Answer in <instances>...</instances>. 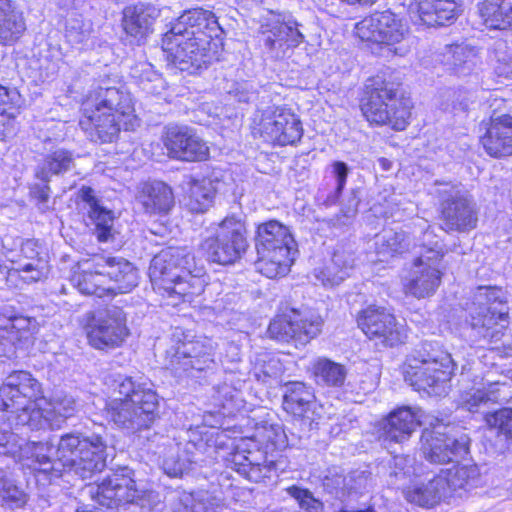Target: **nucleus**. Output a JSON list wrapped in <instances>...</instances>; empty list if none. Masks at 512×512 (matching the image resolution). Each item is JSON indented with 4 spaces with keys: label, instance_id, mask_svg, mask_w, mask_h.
Here are the masks:
<instances>
[{
    "label": "nucleus",
    "instance_id": "f3484780",
    "mask_svg": "<svg viewBox=\"0 0 512 512\" xmlns=\"http://www.w3.org/2000/svg\"><path fill=\"white\" fill-rule=\"evenodd\" d=\"M255 130L264 141L273 145H293L303 134L299 117L289 108L272 107L264 110Z\"/></svg>",
    "mask_w": 512,
    "mask_h": 512
},
{
    "label": "nucleus",
    "instance_id": "a211bd4d",
    "mask_svg": "<svg viewBox=\"0 0 512 512\" xmlns=\"http://www.w3.org/2000/svg\"><path fill=\"white\" fill-rule=\"evenodd\" d=\"M126 322V315L120 307L99 310L87 326L89 344L100 350L119 347L129 335Z\"/></svg>",
    "mask_w": 512,
    "mask_h": 512
},
{
    "label": "nucleus",
    "instance_id": "4d7b16f0",
    "mask_svg": "<svg viewBox=\"0 0 512 512\" xmlns=\"http://www.w3.org/2000/svg\"><path fill=\"white\" fill-rule=\"evenodd\" d=\"M18 270L27 274L23 276L25 281L36 282L45 275L47 265L42 259L31 260V262L20 264Z\"/></svg>",
    "mask_w": 512,
    "mask_h": 512
},
{
    "label": "nucleus",
    "instance_id": "bb28decb",
    "mask_svg": "<svg viewBox=\"0 0 512 512\" xmlns=\"http://www.w3.org/2000/svg\"><path fill=\"white\" fill-rule=\"evenodd\" d=\"M98 256L80 261L73 271L71 282L78 290L87 295L103 297L111 294L112 287L102 267L98 266Z\"/></svg>",
    "mask_w": 512,
    "mask_h": 512
},
{
    "label": "nucleus",
    "instance_id": "8fccbe9b",
    "mask_svg": "<svg viewBox=\"0 0 512 512\" xmlns=\"http://www.w3.org/2000/svg\"><path fill=\"white\" fill-rule=\"evenodd\" d=\"M180 452L179 446L172 448L163 460L164 472L170 477L181 476L187 469H189L192 462L190 458L183 457Z\"/></svg>",
    "mask_w": 512,
    "mask_h": 512
},
{
    "label": "nucleus",
    "instance_id": "c756f323",
    "mask_svg": "<svg viewBox=\"0 0 512 512\" xmlns=\"http://www.w3.org/2000/svg\"><path fill=\"white\" fill-rule=\"evenodd\" d=\"M78 198L85 203L84 209L95 225V235L100 242H108L114 237V217L110 210L99 205L94 190L83 186L78 191Z\"/></svg>",
    "mask_w": 512,
    "mask_h": 512
},
{
    "label": "nucleus",
    "instance_id": "5fc2aeb1",
    "mask_svg": "<svg viewBox=\"0 0 512 512\" xmlns=\"http://www.w3.org/2000/svg\"><path fill=\"white\" fill-rule=\"evenodd\" d=\"M287 492L298 501L305 512H319L320 502L313 497L309 490L293 485L287 488Z\"/></svg>",
    "mask_w": 512,
    "mask_h": 512
},
{
    "label": "nucleus",
    "instance_id": "a878e982",
    "mask_svg": "<svg viewBox=\"0 0 512 512\" xmlns=\"http://www.w3.org/2000/svg\"><path fill=\"white\" fill-rule=\"evenodd\" d=\"M481 143L488 155L494 158L512 155V116L493 114L486 124Z\"/></svg>",
    "mask_w": 512,
    "mask_h": 512
},
{
    "label": "nucleus",
    "instance_id": "9b49d317",
    "mask_svg": "<svg viewBox=\"0 0 512 512\" xmlns=\"http://www.w3.org/2000/svg\"><path fill=\"white\" fill-rule=\"evenodd\" d=\"M502 290L479 287L469 308V323L473 336L488 343L502 339L508 327V308L502 300Z\"/></svg>",
    "mask_w": 512,
    "mask_h": 512
},
{
    "label": "nucleus",
    "instance_id": "2f4dec72",
    "mask_svg": "<svg viewBox=\"0 0 512 512\" xmlns=\"http://www.w3.org/2000/svg\"><path fill=\"white\" fill-rule=\"evenodd\" d=\"M264 46L271 57L281 59L287 56L290 48L296 47L302 41V34L297 30L295 22L276 23L270 29L264 30Z\"/></svg>",
    "mask_w": 512,
    "mask_h": 512
},
{
    "label": "nucleus",
    "instance_id": "e433bc0d",
    "mask_svg": "<svg viewBox=\"0 0 512 512\" xmlns=\"http://www.w3.org/2000/svg\"><path fill=\"white\" fill-rule=\"evenodd\" d=\"M56 449L57 446L49 442L32 443L30 458L34 463V469L50 478L60 477L63 473V464L56 456Z\"/></svg>",
    "mask_w": 512,
    "mask_h": 512
},
{
    "label": "nucleus",
    "instance_id": "4c0bfd02",
    "mask_svg": "<svg viewBox=\"0 0 512 512\" xmlns=\"http://www.w3.org/2000/svg\"><path fill=\"white\" fill-rule=\"evenodd\" d=\"M479 14L490 29L504 30L512 26V2L485 0L479 5Z\"/></svg>",
    "mask_w": 512,
    "mask_h": 512
},
{
    "label": "nucleus",
    "instance_id": "dca6fc26",
    "mask_svg": "<svg viewBox=\"0 0 512 512\" xmlns=\"http://www.w3.org/2000/svg\"><path fill=\"white\" fill-rule=\"evenodd\" d=\"M215 345L207 337L198 336L188 339L185 336L171 351L169 365L178 377L194 376V371L200 372L213 364Z\"/></svg>",
    "mask_w": 512,
    "mask_h": 512
},
{
    "label": "nucleus",
    "instance_id": "aec40b11",
    "mask_svg": "<svg viewBox=\"0 0 512 512\" xmlns=\"http://www.w3.org/2000/svg\"><path fill=\"white\" fill-rule=\"evenodd\" d=\"M470 370L466 366L462 367V388L458 399L460 407L469 412H477L489 402L496 403L507 399V395H503V389L507 386L505 382L479 375H473L470 379Z\"/></svg>",
    "mask_w": 512,
    "mask_h": 512
},
{
    "label": "nucleus",
    "instance_id": "2eb2a0df",
    "mask_svg": "<svg viewBox=\"0 0 512 512\" xmlns=\"http://www.w3.org/2000/svg\"><path fill=\"white\" fill-rule=\"evenodd\" d=\"M414 362V365H410L411 371L406 372L411 385L429 395H445L455 367L451 355L440 351L434 355L428 354L427 357L414 359Z\"/></svg>",
    "mask_w": 512,
    "mask_h": 512
},
{
    "label": "nucleus",
    "instance_id": "423d86ee",
    "mask_svg": "<svg viewBox=\"0 0 512 512\" xmlns=\"http://www.w3.org/2000/svg\"><path fill=\"white\" fill-rule=\"evenodd\" d=\"M412 108L411 99L399 96L398 86L394 83L380 76L368 80L361 111L371 124L388 125L394 130L402 131L409 123Z\"/></svg>",
    "mask_w": 512,
    "mask_h": 512
},
{
    "label": "nucleus",
    "instance_id": "69168bd1",
    "mask_svg": "<svg viewBox=\"0 0 512 512\" xmlns=\"http://www.w3.org/2000/svg\"><path fill=\"white\" fill-rule=\"evenodd\" d=\"M378 164L383 171H389L393 166L392 161L384 157L378 159Z\"/></svg>",
    "mask_w": 512,
    "mask_h": 512
},
{
    "label": "nucleus",
    "instance_id": "37998d69",
    "mask_svg": "<svg viewBox=\"0 0 512 512\" xmlns=\"http://www.w3.org/2000/svg\"><path fill=\"white\" fill-rule=\"evenodd\" d=\"M217 187L209 178L192 180L187 206L192 212L203 213L212 205Z\"/></svg>",
    "mask_w": 512,
    "mask_h": 512
},
{
    "label": "nucleus",
    "instance_id": "7ed1b4c3",
    "mask_svg": "<svg viewBox=\"0 0 512 512\" xmlns=\"http://www.w3.org/2000/svg\"><path fill=\"white\" fill-rule=\"evenodd\" d=\"M149 277L157 292L182 301L201 295L207 283L203 268H197L193 255L182 247H167L156 254Z\"/></svg>",
    "mask_w": 512,
    "mask_h": 512
},
{
    "label": "nucleus",
    "instance_id": "864d4df0",
    "mask_svg": "<svg viewBox=\"0 0 512 512\" xmlns=\"http://www.w3.org/2000/svg\"><path fill=\"white\" fill-rule=\"evenodd\" d=\"M24 440L12 432L6 423H0V454H16L22 450Z\"/></svg>",
    "mask_w": 512,
    "mask_h": 512
},
{
    "label": "nucleus",
    "instance_id": "0e129e2a",
    "mask_svg": "<svg viewBox=\"0 0 512 512\" xmlns=\"http://www.w3.org/2000/svg\"><path fill=\"white\" fill-rule=\"evenodd\" d=\"M67 38L74 43H81L85 39V34L83 32H75L72 28H68L66 30Z\"/></svg>",
    "mask_w": 512,
    "mask_h": 512
},
{
    "label": "nucleus",
    "instance_id": "79ce46f5",
    "mask_svg": "<svg viewBox=\"0 0 512 512\" xmlns=\"http://www.w3.org/2000/svg\"><path fill=\"white\" fill-rule=\"evenodd\" d=\"M314 394L301 382L288 383L283 396V408L294 416H304L310 409Z\"/></svg>",
    "mask_w": 512,
    "mask_h": 512
},
{
    "label": "nucleus",
    "instance_id": "774afa93",
    "mask_svg": "<svg viewBox=\"0 0 512 512\" xmlns=\"http://www.w3.org/2000/svg\"><path fill=\"white\" fill-rule=\"evenodd\" d=\"M399 1V5L403 6V7H406L408 9V3H409V0H398Z\"/></svg>",
    "mask_w": 512,
    "mask_h": 512
},
{
    "label": "nucleus",
    "instance_id": "cd10ccee",
    "mask_svg": "<svg viewBox=\"0 0 512 512\" xmlns=\"http://www.w3.org/2000/svg\"><path fill=\"white\" fill-rule=\"evenodd\" d=\"M98 266L102 267L107 277L108 285H111V294L127 293L138 284V276L135 267L122 257L98 256Z\"/></svg>",
    "mask_w": 512,
    "mask_h": 512
},
{
    "label": "nucleus",
    "instance_id": "3c124183",
    "mask_svg": "<svg viewBox=\"0 0 512 512\" xmlns=\"http://www.w3.org/2000/svg\"><path fill=\"white\" fill-rule=\"evenodd\" d=\"M347 370L344 365L322 359V380L327 386L341 387L346 379Z\"/></svg>",
    "mask_w": 512,
    "mask_h": 512
},
{
    "label": "nucleus",
    "instance_id": "7c9ffc66",
    "mask_svg": "<svg viewBox=\"0 0 512 512\" xmlns=\"http://www.w3.org/2000/svg\"><path fill=\"white\" fill-rule=\"evenodd\" d=\"M421 418L418 408L404 406L392 411L383 426L386 438L397 443L407 440L422 423Z\"/></svg>",
    "mask_w": 512,
    "mask_h": 512
},
{
    "label": "nucleus",
    "instance_id": "b1692460",
    "mask_svg": "<svg viewBox=\"0 0 512 512\" xmlns=\"http://www.w3.org/2000/svg\"><path fill=\"white\" fill-rule=\"evenodd\" d=\"M165 146L173 158L183 161H202L209 155L206 142L188 127L169 128Z\"/></svg>",
    "mask_w": 512,
    "mask_h": 512
},
{
    "label": "nucleus",
    "instance_id": "c03bdc74",
    "mask_svg": "<svg viewBox=\"0 0 512 512\" xmlns=\"http://www.w3.org/2000/svg\"><path fill=\"white\" fill-rule=\"evenodd\" d=\"M74 166L73 154L66 149H57L48 154L36 172L37 178L44 182L50 181L52 175L69 171Z\"/></svg>",
    "mask_w": 512,
    "mask_h": 512
},
{
    "label": "nucleus",
    "instance_id": "58836bf2",
    "mask_svg": "<svg viewBox=\"0 0 512 512\" xmlns=\"http://www.w3.org/2000/svg\"><path fill=\"white\" fill-rule=\"evenodd\" d=\"M20 95L15 89L0 86V140L15 132V118L19 113Z\"/></svg>",
    "mask_w": 512,
    "mask_h": 512
},
{
    "label": "nucleus",
    "instance_id": "4be33fe9",
    "mask_svg": "<svg viewBox=\"0 0 512 512\" xmlns=\"http://www.w3.org/2000/svg\"><path fill=\"white\" fill-rule=\"evenodd\" d=\"M232 468L252 482L271 477L275 464L264 451L256 447L254 439H241L231 456Z\"/></svg>",
    "mask_w": 512,
    "mask_h": 512
},
{
    "label": "nucleus",
    "instance_id": "ddd939ff",
    "mask_svg": "<svg viewBox=\"0 0 512 512\" xmlns=\"http://www.w3.org/2000/svg\"><path fill=\"white\" fill-rule=\"evenodd\" d=\"M421 450L427 461L446 464L468 454L470 438L454 426L438 419L429 422L421 435Z\"/></svg>",
    "mask_w": 512,
    "mask_h": 512
},
{
    "label": "nucleus",
    "instance_id": "a19ab883",
    "mask_svg": "<svg viewBox=\"0 0 512 512\" xmlns=\"http://www.w3.org/2000/svg\"><path fill=\"white\" fill-rule=\"evenodd\" d=\"M48 408L42 409L46 419V425L59 426L67 418L74 416L80 409L79 401L71 394L57 393L48 403Z\"/></svg>",
    "mask_w": 512,
    "mask_h": 512
},
{
    "label": "nucleus",
    "instance_id": "412c9836",
    "mask_svg": "<svg viewBox=\"0 0 512 512\" xmlns=\"http://www.w3.org/2000/svg\"><path fill=\"white\" fill-rule=\"evenodd\" d=\"M440 249L428 248L415 259L405 283L406 292L416 298L428 297L436 291L441 282Z\"/></svg>",
    "mask_w": 512,
    "mask_h": 512
},
{
    "label": "nucleus",
    "instance_id": "5701e85b",
    "mask_svg": "<svg viewBox=\"0 0 512 512\" xmlns=\"http://www.w3.org/2000/svg\"><path fill=\"white\" fill-rule=\"evenodd\" d=\"M318 323L307 322L299 319L295 312L276 316L268 327L270 338L284 343L293 342L295 346L305 345L317 336Z\"/></svg>",
    "mask_w": 512,
    "mask_h": 512
},
{
    "label": "nucleus",
    "instance_id": "6e6d98bb",
    "mask_svg": "<svg viewBox=\"0 0 512 512\" xmlns=\"http://www.w3.org/2000/svg\"><path fill=\"white\" fill-rule=\"evenodd\" d=\"M238 397V391L226 383L220 385L214 395L216 404L219 407L226 409L229 414L232 413L234 408H236Z\"/></svg>",
    "mask_w": 512,
    "mask_h": 512
},
{
    "label": "nucleus",
    "instance_id": "c9c22d12",
    "mask_svg": "<svg viewBox=\"0 0 512 512\" xmlns=\"http://www.w3.org/2000/svg\"><path fill=\"white\" fill-rule=\"evenodd\" d=\"M439 476L445 481V490L449 497L461 491L474 487L479 477L476 465H455L452 468L441 470Z\"/></svg>",
    "mask_w": 512,
    "mask_h": 512
},
{
    "label": "nucleus",
    "instance_id": "052dcab7",
    "mask_svg": "<svg viewBox=\"0 0 512 512\" xmlns=\"http://www.w3.org/2000/svg\"><path fill=\"white\" fill-rule=\"evenodd\" d=\"M38 244L34 240H26L22 243L21 246V254L24 258L29 260H37L40 259L39 251H38Z\"/></svg>",
    "mask_w": 512,
    "mask_h": 512
},
{
    "label": "nucleus",
    "instance_id": "473e14b6",
    "mask_svg": "<svg viewBox=\"0 0 512 512\" xmlns=\"http://www.w3.org/2000/svg\"><path fill=\"white\" fill-rule=\"evenodd\" d=\"M37 329L38 323L34 318L0 316V357L12 352L17 342L28 339Z\"/></svg>",
    "mask_w": 512,
    "mask_h": 512
},
{
    "label": "nucleus",
    "instance_id": "1a4fd4ad",
    "mask_svg": "<svg viewBox=\"0 0 512 512\" xmlns=\"http://www.w3.org/2000/svg\"><path fill=\"white\" fill-rule=\"evenodd\" d=\"M106 448V442L100 435L73 432L61 436L56 456L63 464V471L71 470L86 480L105 468Z\"/></svg>",
    "mask_w": 512,
    "mask_h": 512
},
{
    "label": "nucleus",
    "instance_id": "39448f33",
    "mask_svg": "<svg viewBox=\"0 0 512 512\" xmlns=\"http://www.w3.org/2000/svg\"><path fill=\"white\" fill-rule=\"evenodd\" d=\"M43 391L40 382L27 371H13L0 385V410L11 414L15 425L28 426L32 430L46 426L40 406Z\"/></svg>",
    "mask_w": 512,
    "mask_h": 512
},
{
    "label": "nucleus",
    "instance_id": "6e6552de",
    "mask_svg": "<svg viewBox=\"0 0 512 512\" xmlns=\"http://www.w3.org/2000/svg\"><path fill=\"white\" fill-rule=\"evenodd\" d=\"M295 241L287 226L271 220L259 225L256 269L268 278L286 275L294 261Z\"/></svg>",
    "mask_w": 512,
    "mask_h": 512
},
{
    "label": "nucleus",
    "instance_id": "603ef678",
    "mask_svg": "<svg viewBox=\"0 0 512 512\" xmlns=\"http://www.w3.org/2000/svg\"><path fill=\"white\" fill-rule=\"evenodd\" d=\"M486 422L490 427L498 429L499 433L512 438V409L503 408L493 414L486 415Z\"/></svg>",
    "mask_w": 512,
    "mask_h": 512
},
{
    "label": "nucleus",
    "instance_id": "e2e57ef3",
    "mask_svg": "<svg viewBox=\"0 0 512 512\" xmlns=\"http://www.w3.org/2000/svg\"><path fill=\"white\" fill-rule=\"evenodd\" d=\"M360 203L359 197L356 195L355 191H352L351 196L348 200V204L345 208L342 209L344 215L346 217H350L354 215L357 211L358 205Z\"/></svg>",
    "mask_w": 512,
    "mask_h": 512
},
{
    "label": "nucleus",
    "instance_id": "0eeeda50",
    "mask_svg": "<svg viewBox=\"0 0 512 512\" xmlns=\"http://www.w3.org/2000/svg\"><path fill=\"white\" fill-rule=\"evenodd\" d=\"M355 35L371 45L373 53L380 56H406L410 51L408 25L395 13L386 10L375 12L356 23Z\"/></svg>",
    "mask_w": 512,
    "mask_h": 512
},
{
    "label": "nucleus",
    "instance_id": "20e7f679",
    "mask_svg": "<svg viewBox=\"0 0 512 512\" xmlns=\"http://www.w3.org/2000/svg\"><path fill=\"white\" fill-rule=\"evenodd\" d=\"M106 383L122 396L106 403V418L131 434L150 429L157 418L156 392L121 374L109 376Z\"/></svg>",
    "mask_w": 512,
    "mask_h": 512
},
{
    "label": "nucleus",
    "instance_id": "ea45409f",
    "mask_svg": "<svg viewBox=\"0 0 512 512\" xmlns=\"http://www.w3.org/2000/svg\"><path fill=\"white\" fill-rule=\"evenodd\" d=\"M24 31L22 15L13 8L10 0H0V43H13Z\"/></svg>",
    "mask_w": 512,
    "mask_h": 512
},
{
    "label": "nucleus",
    "instance_id": "c85d7f7f",
    "mask_svg": "<svg viewBox=\"0 0 512 512\" xmlns=\"http://www.w3.org/2000/svg\"><path fill=\"white\" fill-rule=\"evenodd\" d=\"M160 11L152 5L137 4L124 9L122 25L126 34L141 42L152 33Z\"/></svg>",
    "mask_w": 512,
    "mask_h": 512
},
{
    "label": "nucleus",
    "instance_id": "09e8293b",
    "mask_svg": "<svg viewBox=\"0 0 512 512\" xmlns=\"http://www.w3.org/2000/svg\"><path fill=\"white\" fill-rule=\"evenodd\" d=\"M0 497L3 504L11 508L22 507L27 502L25 492L3 470H0Z\"/></svg>",
    "mask_w": 512,
    "mask_h": 512
},
{
    "label": "nucleus",
    "instance_id": "6ab92c4d",
    "mask_svg": "<svg viewBox=\"0 0 512 512\" xmlns=\"http://www.w3.org/2000/svg\"><path fill=\"white\" fill-rule=\"evenodd\" d=\"M358 326L376 344L393 347L405 342L407 331L385 308L369 306L358 317Z\"/></svg>",
    "mask_w": 512,
    "mask_h": 512
},
{
    "label": "nucleus",
    "instance_id": "f8f14e48",
    "mask_svg": "<svg viewBox=\"0 0 512 512\" xmlns=\"http://www.w3.org/2000/svg\"><path fill=\"white\" fill-rule=\"evenodd\" d=\"M248 247L244 222L227 216L211 227V234L200 243V250L213 263L230 265L239 260Z\"/></svg>",
    "mask_w": 512,
    "mask_h": 512
},
{
    "label": "nucleus",
    "instance_id": "4468645a",
    "mask_svg": "<svg viewBox=\"0 0 512 512\" xmlns=\"http://www.w3.org/2000/svg\"><path fill=\"white\" fill-rule=\"evenodd\" d=\"M436 193L441 199L442 228L447 232L464 233L477 226L475 203L460 184L437 183Z\"/></svg>",
    "mask_w": 512,
    "mask_h": 512
},
{
    "label": "nucleus",
    "instance_id": "f03ea898",
    "mask_svg": "<svg viewBox=\"0 0 512 512\" xmlns=\"http://www.w3.org/2000/svg\"><path fill=\"white\" fill-rule=\"evenodd\" d=\"M79 125L91 141L109 143L121 128L134 130L139 123L129 94L116 87H99L83 101Z\"/></svg>",
    "mask_w": 512,
    "mask_h": 512
},
{
    "label": "nucleus",
    "instance_id": "de8ad7c7",
    "mask_svg": "<svg viewBox=\"0 0 512 512\" xmlns=\"http://www.w3.org/2000/svg\"><path fill=\"white\" fill-rule=\"evenodd\" d=\"M377 252L381 255L403 253L409 248L408 236L403 231L385 230L376 242Z\"/></svg>",
    "mask_w": 512,
    "mask_h": 512
},
{
    "label": "nucleus",
    "instance_id": "13d9d810",
    "mask_svg": "<svg viewBox=\"0 0 512 512\" xmlns=\"http://www.w3.org/2000/svg\"><path fill=\"white\" fill-rule=\"evenodd\" d=\"M256 437L258 441L265 445L266 448L269 446L277 447L280 443V438L282 437V431L280 427H263L258 429L256 433Z\"/></svg>",
    "mask_w": 512,
    "mask_h": 512
},
{
    "label": "nucleus",
    "instance_id": "393cba45",
    "mask_svg": "<svg viewBox=\"0 0 512 512\" xmlns=\"http://www.w3.org/2000/svg\"><path fill=\"white\" fill-rule=\"evenodd\" d=\"M408 14L414 23L427 26H443L458 16L455 0H409Z\"/></svg>",
    "mask_w": 512,
    "mask_h": 512
},
{
    "label": "nucleus",
    "instance_id": "f257e3e1",
    "mask_svg": "<svg viewBox=\"0 0 512 512\" xmlns=\"http://www.w3.org/2000/svg\"><path fill=\"white\" fill-rule=\"evenodd\" d=\"M222 29L214 13L202 8L185 11L164 34L162 50L175 67L194 73L218 58Z\"/></svg>",
    "mask_w": 512,
    "mask_h": 512
},
{
    "label": "nucleus",
    "instance_id": "f704fd0d",
    "mask_svg": "<svg viewBox=\"0 0 512 512\" xmlns=\"http://www.w3.org/2000/svg\"><path fill=\"white\" fill-rule=\"evenodd\" d=\"M138 200L148 214H167L174 205L172 189L163 182L144 183Z\"/></svg>",
    "mask_w": 512,
    "mask_h": 512
},
{
    "label": "nucleus",
    "instance_id": "680f3d73",
    "mask_svg": "<svg viewBox=\"0 0 512 512\" xmlns=\"http://www.w3.org/2000/svg\"><path fill=\"white\" fill-rule=\"evenodd\" d=\"M495 72L506 79L512 77V58L509 57L508 60L505 58L498 57L497 65L495 66Z\"/></svg>",
    "mask_w": 512,
    "mask_h": 512
},
{
    "label": "nucleus",
    "instance_id": "338daca9",
    "mask_svg": "<svg viewBox=\"0 0 512 512\" xmlns=\"http://www.w3.org/2000/svg\"><path fill=\"white\" fill-rule=\"evenodd\" d=\"M182 500L185 502L186 508H188V502L191 500V495L184 494Z\"/></svg>",
    "mask_w": 512,
    "mask_h": 512
},
{
    "label": "nucleus",
    "instance_id": "9d476101",
    "mask_svg": "<svg viewBox=\"0 0 512 512\" xmlns=\"http://www.w3.org/2000/svg\"><path fill=\"white\" fill-rule=\"evenodd\" d=\"M89 492L100 505L108 508L134 504L149 512L160 502L159 494L139 486L134 479V472L126 467L106 476L95 487H91Z\"/></svg>",
    "mask_w": 512,
    "mask_h": 512
},
{
    "label": "nucleus",
    "instance_id": "72a5a7b5",
    "mask_svg": "<svg viewBox=\"0 0 512 512\" xmlns=\"http://www.w3.org/2000/svg\"><path fill=\"white\" fill-rule=\"evenodd\" d=\"M444 486L445 481L438 474L428 481L413 483L404 490V496L410 503L432 508L449 497Z\"/></svg>",
    "mask_w": 512,
    "mask_h": 512
},
{
    "label": "nucleus",
    "instance_id": "bf43d9fd",
    "mask_svg": "<svg viewBox=\"0 0 512 512\" xmlns=\"http://www.w3.org/2000/svg\"><path fill=\"white\" fill-rule=\"evenodd\" d=\"M327 173L336 181V193L339 194L344 188L349 173V168L342 161H335L327 168Z\"/></svg>",
    "mask_w": 512,
    "mask_h": 512
},
{
    "label": "nucleus",
    "instance_id": "a18cd8bd",
    "mask_svg": "<svg viewBox=\"0 0 512 512\" xmlns=\"http://www.w3.org/2000/svg\"><path fill=\"white\" fill-rule=\"evenodd\" d=\"M475 52L466 45H451L445 47L443 62L457 73L466 74L474 64Z\"/></svg>",
    "mask_w": 512,
    "mask_h": 512
},
{
    "label": "nucleus",
    "instance_id": "49530a36",
    "mask_svg": "<svg viewBox=\"0 0 512 512\" xmlns=\"http://www.w3.org/2000/svg\"><path fill=\"white\" fill-rule=\"evenodd\" d=\"M131 75L147 93L157 94L165 88V81L150 63L136 64L131 70Z\"/></svg>",
    "mask_w": 512,
    "mask_h": 512
}]
</instances>
